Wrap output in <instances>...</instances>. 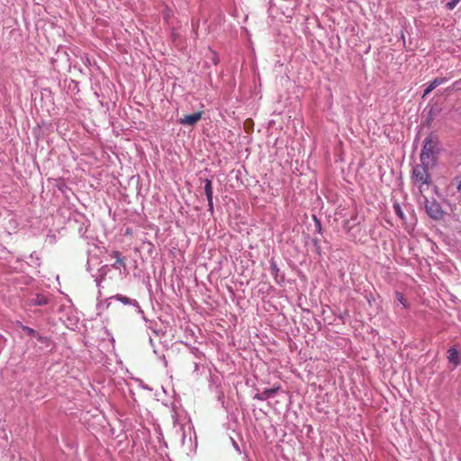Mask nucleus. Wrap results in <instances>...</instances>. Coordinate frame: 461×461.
I'll return each instance as SVG.
<instances>
[{
    "instance_id": "1",
    "label": "nucleus",
    "mask_w": 461,
    "mask_h": 461,
    "mask_svg": "<svg viewBox=\"0 0 461 461\" xmlns=\"http://www.w3.org/2000/svg\"><path fill=\"white\" fill-rule=\"evenodd\" d=\"M441 150V143L438 137L434 133H429L423 140L422 149L420 155V162L425 166L435 167L438 164V155Z\"/></svg>"
},
{
    "instance_id": "2",
    "label": "nucleus",
    "mask_w": 461,
    "mask_h": 461,
    "mask_svg": "<svg viewBox=\"0 0 461 461\" xmlns=\"http://www.w3.org/2000/svg\"><path fill=\"white\" fill-rule=\"evenodd\" d=\"M430 166H425L421 162L420 165L413 167L411 171V178L418 184V188L420 193L428 190L429 186L432 183L431 176L429 173Z\"/></svg>"
},
{
    "instance_id": "3",
    "label": "nucleus",
    "mask_w": 461,
    "mask_h": 461,
    "mask_svg": "<svg viewBox=\"0 0 461 461\" xmlns=\"http://www.w3.org/2000/svg\"><path fill=\"white\" fill-rule=\"evenodd\" d=\"M53 303V295L49 292H35L27 295L24 304L27 307H42Z\"/></svg>"
},
{
    "instance_id": "4",
    "label": "nucleus",
    "mask_w": 461,
    "mask_h": 461,
    "mask_svg": "<svg viewBox=\"0 0 461 461\" xmlns=\"http://www.w3.org/2000/svg\"><path fill=\"white\" fill-rule=\"evenodd\" d=\"M424 209L429 218L435 221L441 220L444 217V211L440 203L434 198L429 199L423 196Z\"/></svg>"
},
{
    "instance_id": "5",
    "label": "nucleus",
    "mask_w": 461,
    "mask_h": 461,
    "mask_svg": "<svg viewBox=\"0 0 461 461\" xmlns=\"http://www.w3.org/2000/svg\"><path fill=\"white\" fill-rule=\"evenodd\" d=\"M450 77H436L434 78L432 81H430L429 83H428L426 85V87L424 89V93L422 95V98H425L429 94H430L436 87H438V86L446 83Z\"/></svg>"
},
{
    "instance_id": "6",
    "label": "nucleus",
    "mask_w": 461,
    "mask_h": 461,
    "mask_svg": "<svg viewBox=\"0 0 461 461\" xmlns=\"http://www.w3.org/2000/svg\"><path fill=\"white\" fill-rule=\"evenodd\" d=\"M279 389H280V385H277L273 388L265 389L261 393L255 394L254 399L258 400V401H266L269 398H273L276 394V393L278 392Z\"/></svg>"
},
{
    "instance_id": "7",
    "label": "nucleus",
    "mask_w": 461,
    "mask_h": 461,
    "mask_svg": "<svg viewBox=\"0 0 461 461\" xmlns=\"http://www.w3.org/2000/svg\"><path fill=\"white\" fill-rule=\"evenodd\" d=\"M202 112H196L192 114L185 115L180 119V123L183 125H194L202 118Z\"/></svg>"
},
{
    "instance_id": "8",
    "label": "nucleus",
    "mask_w": 461,
    "mask_h": 461,
    "mask_svg": "<svg viewBox=\"0 0 461 461\" xmlns=\"http://www.w3.org/2000/svg\"><path fill=\"white\" fill-rule=\"evenodd\" d=\"M447 359L448 362L453 364L455 366L460 364L459 352L455 347H452L447 350Z\"/></svg>"
},
{
    "instance_id": "9",
    "label": "nucleus",
    "mask_w": 461,
    "mask_h": 461,
    "mask_svg": "<svg viewBox=\"0 0 461 461\" xmlns=\"http://www.w3.org/2000/svg\"><path fill=\"white\" fill-rule=\"evenodd\" d=\"M203 190L207 199H213L212 184V181L208 178L204 180Z\"/></svg>"
},
{
    "instance_id": "10",
    "label": "nucleus",
    "mask_w": 461,
    "mask_h": 461,
    "mask_svg": "<svg viewBox=\"0 0 461 461\" xmlns=\"http://www.w3.org/2000/svg\"><path fill=\"white\" fill-rule=\"evenodd\" d=\"M112 257L116 258V261L113 264V267L114 269H120L121 267H125L123 258H121V253L119 251H113Z\"/></svg>"
},
{
    "instance_id": "11",
    "label": "nucleus",
    "mask_w": 461,
    "mask_h": 461,
    "mask_svg": "<svg viewBox=\"0 0 461 461\" xmlns=\"http://www.w3.org/2000/svg\"><path fill=\"white\" fill-rule=\"evenodd\" d=\"M116 299L120 301L122 304H129L131 306H138V301L135 299H131L130 297H127L125 295L117 294Z\"/></svg>"
},
{
    "instance_id": "12",
    "label": "nucleus",
    "mask_w": 461,
    "mask_h": 461,
    "mask_svg": "<svg viewBox=\"0 0 461 461\" xmlns=\"http://www.w3.org/2000/svg\"><path fill=\"white\" fill-rule=\"evenodd\" d=\"M37 341L41 344H42L46 348H50L52 344V340L50 337L42 336L40 333H38V336L35 337Z\"/></svg>"
},
{
    "instance_id": "13",
    "label": "nucleus",
    "mask_w": 461,
    "mask_h": 461,
    "mask_svg": "<svg viewBox=\"0 0 461 461\" xmlns=\"http://www.w3.org/2000/svg\"><path fill=\"white\" fill-rule=\"evenodd\" d=\"M19 326L28 336L32 337V338H35L36 336H38L39 332L37 330H35L34 329L28 327L26 325H23L21 322H19Z\"/></svg>"
},
{
    "instance_id": "14",
    "label": "nucleus",
    "mask_w": 461,
    "mask_h": 461,
    "mask_svg": "<svg viewBox=\"0 0 461 461\" xmlns=\"http://www.w3.org/2000/svg\"><path fill=\"white\" fill-rule=\"evenodd\" d=\"M106 266H104L102 267L100 269H99V275L95 276V283H96V285L97 286H100V284L101 282L103 281V279L104 278L105 275H106Z\"/></svg>"
},
{
    "instance_id": "15",
    "label": "nucleus",
    "mask_w": 461,
    "mask_h": 461,
    "mask_svg": "<svg viewBox=\"0 0 461 461\" xmlns=\"http://www.w3.org/2000/svg\"><path fill=\"white\" fill-rule=\"evenodd\" d=\"M279 267L277 266V264L276 263L275 260H271L270 261V272H271V275L276 279L277 278V276L279 274Z\"/></svg>"
},
{
    "instance_id": "16",
    "label": "nucleus",
    "mask_w": 461,
    "mask_h": 461,
    "mask_svg": "<svg viewBox=\"0 0 461 461\" xmlns=\"http://www.w3.org/2000/svg\"><path fill=\"white\" fill-rule=\"evenodd\" d=\"M393 207V211H394L395 214L400 219L404 220L405 216H404L403 211L402 210L401 205L399 203H394Z\"/></svg>"
},
{
    "instance_id": "17",
    "label": "nucleus",
    "mask_w": 461,
    "mask_h": 461,
    "mask_svg": "<svg viewBox=\"0 0 461 461\" xmlns=\"http://www.w3.org/2000/svg\"><path fill=\"white\" fill-rule=\"evenodd\" d=\"M136 308V312L138 314L140 315L141 319L145 321V322H149V323H152L151 321L148 320L145 316V313L143 312V310L141 309V307L140 306V304L138 303V306H134Z\"/></svg>"
},
{
    "instance_id": "18",
    "label": "nucleus",
    "mask_w": 461,
    "mask_h": 461,
    "mask_svg": "<svg viewBox=\"0 0 461 461\" xmlns=\"http://www.w3.org/2000/svg\"><path fill=\"white\" fill-rule=\"evenodd\" d=\"M312 218L314 221V226H315L316 232L321 233L322 228H321V221L315 215H312Z\"/></svg>"
},
{
    "instance_id": "19",
    "label": "nucleus",
    "mask_w": 461,
    "mask_h": 461,
    "mask_svg": "<svg viewBox=\"0 0 461 461\" xmlns=\"http://www.w3.org/2000/svg\"><path fill=\"white\" fill-rule=\"evenodd\" d=\"M460 2V0H450L446 4V8L449 11L453 10L457 4Z\"/></svg>"
},
{
    "instance_id": "20",
    "label": "nucleus",
    "mask_w": 461,
    "mask_h": 461,
    "mask_svg": "<svg viewBox=\"0 0 461 461\" xmlns=\"http://www.w3.org/2000/svg\"><path fill=\"white\" fill-rule=\"evenodd\" d=\"M46 241L50 244H55L57 241V235L56 234H48L46 238Z\"/></svg>"
},
{
    "instance_id": "21",
    "label": "nucleus",
    "mask_w": 461,
    "mask_h": 461,
    "mask_svg": "<svg viewBox=\"0 0 461 461\" xmlns=\"http://www.w3.org/2000/svg\"><path fill=\"white\" fill-rule=\"evenodd\" d=\"M312 242L314 246L316 253L321 255V246H320L319 240L317 239H312Z\"/></svg>"
},
{
    "instance_id": "22",
    "label": "nucleus",
    "mask_w": 461,
    "mask_h": 461,
    "mask_svg": "<svg viewBox=\"0 0 461 461\" xmlns=\"http://www.w3.org/2000/svg\"><path fill=\"white\" fill-rule=\"evenodd\" d=\"M396 297H397L398 301L402 304V306L404 308H406L407 305H406V302H405V299L403 297V294L402 293L397 292L396 293Z\"/></svg>"
},
{
    "instance_id": "23",
    "label": "nucleus",
    "mask_w": 461,
    "mask_h": 461,
    "mask_svg": "<svg viewBox=\"0 0 461 461\" xmlns=\"http://www.w3.org/2000/svg\"><path fill=\"white\" fill-rule=\"evenodd\" d=\"M81 59H82L83 63H84L86 67H90V66H91V62H90V59H89L88 54L85 53V54L81 57Z\"/></svg>"
},
{
    "instance_id": "24",
    "label": "nucleus",
    "mask_w": 461,
    "mask_h": 461,
    "mask_svg": "<svg viewBox=\"0 0 461 461\" xmlns=\"http://www.w3.org/2000/svg\"><path fill=\"white\" fill-rule=\"evenodd\" d=\"M438 111L434 110L433 108H431L429 112V115H428V123H429V122L431 120H433V118L436 116Z\"/></svg>"
},
{
    "instance_id": "25",
    "label": "nucleus",
    "mask_w": 461,
    "mask_h": 461,
    "mask_svg": "<svg viewBox=\"0 0 461 461\" xmlns=\"http://www.w3.org/2000/svg\"><path fill=\"white\" fill-rule=\"evenodd\" d=\"M453 89L456 91L461 90V78L453 83Z\"/></svg>"
},
{
    "instance_id": "26",
    "label": "nucleus",
    "mask_w": 461,
    "mask_h": 461,
    "mask_svg": "<svg viewBox=\"0 0 461 461\" xmlns=\"http://www.w3.org/2000/svg\"><path fill=\"white\" fill-rule=\"evenodd\" d=\"M148 328L150 329L153 331V333L157 336L163 334L161 330L155 329L151 324L149 325Z\"/></svg>"
},
{
    "instance_id": "27",
    "label": "nucleus",
    "mask_w": 461,
    "mask_h": 461,
    "mask_svg": "<svg viewBox=\"0 0 461 461\" xmlns=\"http://www.w3.org/2000/svg\"><path fill=\"white\" fill-rule=\"evenodd\" d=\"M6 343V339L0 334V350H2Z\"/></svg>"
},
{
    "instance_id": "28",
    "label": "nucleus",
    "mask_w": 461,
    "mask_h": 461,
    "mask_svg": "<svg viewBox=\"0 0 461 461\" xmlns=\"http://www.w3.org/2000/svg\"><path fill=\"white\" fill-rule=\"evenodd\" d=\"M208 201V210L211 212V213H213V201L212 199H207Z\"/></svg>"
},
{
    "instance_id": "29",
    "label": "nucleus",
    "mask_w": 461,
    "mask_h": 461,
    "mask_svg": "<svg viewBox=\"0 0 461 461\" xmlns=\"http://www.w3.org/2000/svg\"><path fill=\"white\" fill-rule=\"evenodd\" d=\"M218 61H219L218 55L215 52H213V59H212L213 64L216 65L218 63Z\"/></svg>"
},
{
    "instance_id": "30",
    "label": "nucleus",
    "mask_w": 461,
    "mask_h": 461,
    "mask_svg": "<svg viewBox=\"0 0 461 461\" xmlns=\"http://www.w3.org/2000/svg\"><path fill=\"white\" fill-rule=\"evenodd\" d=\"M457 180V186H456V189H457V192L461 194V179L459 178H456Z\"/></svg>"
},
{
    "instance_id": "31",
    "label": "nucleus",
    "mask_w": 461,
    "mask_h": 461,
    "mask_svg": "<svg viewBox=\"0 0 461 461\" xmlns=\"http://www.w3.org/2000/svg\"><path fill=\"white\" fill-rule=\"evenodd\" d=\"M223 397H224L223 393L221 391L218 392V396H217L218 400L221 401L223 402Z\"/></svg>"
},
{
    "instance_id": "32",
    "label": "nucleus",
    "mask_w": 461,
    "mask_h": 461,
    "mask_svg": "<svg viewBox=\"0 0 461 461\" xmlns=\"http://www.w3.org/2000/svg\"><path fill=\"white\" fill-rule=\"evenodd\" d=\"M231 440H232V444H233L234 447H235L238 451H240V447H239L238 444H237L233 439H231Z\"/></svg>"
},
{
    "instance_id": "33",
    "label": "nucleus",
    "mask_w": 461,
    "mask_h": 461,
    "mask_svg": "<svg viewBox=\"0 0 461 461\" xmlns=\"http://www.w3.org/2000/svg\"><path fill=\"white\" fill-rule=\"evenodd\" d=\"M86 228H84L83 226H81L78 230L79 233H83V231H86Z\"/></svg>"
},
{
    "instance_id": "34",
    "label": "nucleus",
    "mask_w": 461,
    "mask_h": 461,
    "mask_svg": "<svg viewBox=\"0 0 461 461\" xmlns=\"http://www.w3.org/2000/svg\"><path fill=\"white\" fill-rule=\"evenodd\" d=\"M149 344L154 347V342H153V339L151 338H149Z\"/></svg>"
},
{
    "instance_id": "35",
    "label": "nucleus",
    "mask_w": 461,
    "mask_h": 461,
    "mask_svg": "<svg viewBox=\"0 0 461 461\" xmlns=\"http://www.w3.org/2000/svg\"><path fill=\"white\" fill-rule=\"evenodd\" d=\"M248 461H249V460H248Z\"/></svg>"
}]
</instances>
